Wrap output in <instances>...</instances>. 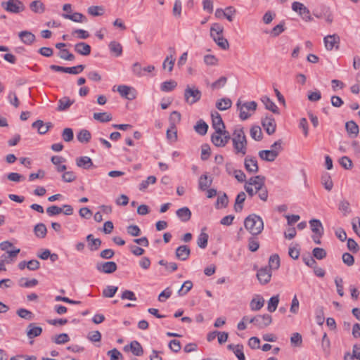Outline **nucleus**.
<instances>
[{
    "instance_id": "1",
    "label": "nucleus",
    "mask_w": 360,
    "mask_h": 360,
    "mask_svg": "<svg viewBox=\"0 0 360 360\" xmlns=\"http://www.w3.org/2000/svg\"><path fill=\"white\" fill-rule=\"evenodd\" d=\"M231 139L234 153L242 157L245 155L248 150V141L243 127L240 126L236 127Z\"/></svg>"
},
{
    "instance_id": "2",
    "label": "nucleus",
    "mask_w": 360,
    "mask_h": 360,
    "mask_svg": "<svg viewBox=\"0 0 360 360\" xmlns=\"http://www.w3.org/2000/svg\"><path fill=\"white\" fill-rule=\"evenodd\" d=\"M244 226L252 236L259 235L264 229L262 219L255 214H250L245 219Z\"/></svg>"
},
{
    "instance_id": "3",
    "label": "nucleus",
    "mask_w": 360,
    "mask_h": 360,
    "mask_svg": "<svg viewBox=\"0 0 360 360\" xmlns=\"http://www.w3.org/2000/svg\"><path fill=\"white\" fill-rule=\"evenodd\" d=\"M224 27L219 23H214L210 28V36L214 42L223 50L229 48V44L226 39L223 37Z\"/></svg>"
},
{
    "instance_id": "4",
    "label": "nucleus",
    "mask_w": 360,
    "mask_h": 360,
    "mask_svg": "<svg viewBox=\"0 0 360 360\" xmlns=\"http://www.w3.org/2000/svg\"><path fill=\"white\" fill-rule=\"evenodd\" d=\"M264 184L265 177L264 176L257 175L250 178V179L246 181L244 187L248 195L252 197L257 193L258 189Z\"/></svg>"
},
{
    "instance_id": "5",
    "label": "nucleus",
    "mask_w": 360,
    "mask_h": 360,
    "mask_svg": "<svg viewBox=\"0 0 360 360\" xmlns=\"http://www.w3.org/2000/svg\"><path fill=\"white\" fill-rule=\"evenodd\" d=\"M201 91L195 86L188 85L184 90V99L188 105H193L200 100Z\"/></svg>"
},
{
    "instance_id": "6",
    "label": "nucleus",
    "mask_w": 360,
    "mask_h": 360,
    "mask_svg": "<svg viewBox=\"0 0 360 360\" xmlns=\"http://www.w3.org/2000/svg\"><path fill=\"white\" fill-rule=\"evenodd\" d=\"M237 108L240 111L239 117L242 120H245L250 117V114L248 112V110L255 111L257 109V104L255 101L245 102L241 104L240 100L238 101Z\"/></svg>"
},
{
    "instance_id": "7",
    "label": "nucleus",
    "mask_w": 360,
    "mask_h": 360,
    "mask_svg": "<svg viewBox=\"0 0 360 360\" xmlns=\"http://www.w3.org/2000/svg\"><path fill=\"white\" fill-rule=\"evenodd\" d=\"M1 6L6 11L12 13H19L25 9V5L20 0H8L7 1H2Z\"/></svg>"
},
{
    "instance_id": "8",
    "label": "nucleus",
    "mask_w": 360,
    "mask_h": 360,
    "mask_svg": "<svg viewBox=\"0 0 360 360\" xmlns=\"http://www.w3.org/2000/svg\"><path fill=\"white\" fill-rule=\"evenodd\" d=\"M230 139L231 136L228 131H215L211 136L212 142L217 147H224Z\"/></svg>"
},
{
    "instance_id": "9",
    "label": "nucleus",
    "mask_w": 360,
    "mask_h": 360,
    "mask_svg": "<svg viewBox=\"0 0 360 360\" xmlns=\"http://www.w3.org/2000/svg\"><path fill=\"white\" fill-rule=\"evenodd\" d=\"M272 322V317L271 315L266 314L263 315H257L252 317L249 320V323H253L257 328L259 329L265 328L269 326Z\"/></svg>"
},
{
    "instance_id": "10",
    "label": "nucleus",
    "mask_w": 360,
    "mask_h": 360,
    "mask_svg": "<svg viewBox=\"0 0 360 360\" xmlns=\"http://www.w3.org/2000/svg\"><path fill=\"white\" fill-rule=\"evenodd\" d=\"M292 9L297 13L304 20L307 22L312 20L310 11L302 3L298 1L293 2L292 4Z\"/></svg>"
},
{
    "instance_id": "11",
    "label": "nucleus",
    "mask_w": 360,
    "mask_h": 360,
    "mask_svg": "<svg viewBox=\"0 0 360 360\" xmlns=\"http://www.w3.org/2000/svg\"><path fill=\"white\" fill-rule=\"evenodd\" d=\"M325 47L328 51H332L333 49H339L340 38L337 34L328 35L323 38Z\"/></svg>"
},
{
    "instance_id": "12",
    "label": "nucleus",
    "mask_w": 360,
    "mask_h": 360,
    "mask_svg": "<svg viewBox=\"0 0 360 360\" xmlns=\"http://www.w3.org/2000/svg\"><path fill=\"white\" fill-rule=\"evenodd\" d=\"M96 267L99 272L112 274L117 270V265L115 262H105L97 263Z\"/></svg>"
},
{
    "instance_id": "13",
    "label": "nucleus",
    "mask_w": 360,
    "mask_h": 360,
    "mask_svg": "<svg viewBox=\"0 0 360 360\" xmlns=\"http://www.w3.org/2000/svg\"><path fill=\"white\" fill-rule=\"evenodd\" d=\"M117 91L122 97L128 100H134L136 97V90L129 86L120 85L117 86Z\"/></svg>"
},
{
    "instance_id": "14",
    "label": "nucleus",
    "mask_w": 360,
    "mask_h": 360,
    "mask_svg": "<svg viewBox=\"0 0 360 360\" xmlns=\"http://www.w3.org/2000/svg\"><path fill=\"white\" fill-rule=\"evenodd\" d=\"M211 117L212 127L214 129L215 131L220 132L222 131H226L225 129V124L222 120L221 116L218 112L214 111V112H212Z\"/></svg>"
},
{
    "instance_id": "15",
    "label": "nucleus",
    "mask_w": 360,
    "mask_h": 360,
    "mask_svg": "<svg viewBox=\"0 0 360 360\" xmlns=\"http://www.w3.org/2000/svg\"><path fill=\"white\" fill-rule=\"evenodd\" d=\"M244 166L250 174H255L259 171L257 160L254 157L246 156L244 160Z\"/></svg>"
},
{
    "instance_id": "16",
    "label": "nucleus",
    "mask_w": 360,
    "mask_h": 360,
    "mask_svg": "<svg viewBox=\"0 0 360 360\" xmlns=\"http://www.w3.org/2000/svg\"><path fill=\"white\" fill-rule=\"evenodd\" d=\"M257 278L262 285L267 284L271 278V271L267 267H262L257 271Z\"/></svg>"
},
{
    "instance_id": "17",
    "label": "nucleus",
    "mask_w": 360,
    "mask_h": 360,
    "mask_svg": "<svg viewBox=\"0 0 360 360\" xmlns=\"http://www.w3.org/2000/svg\"><path fill=\"white\" fill-rule=\"evenodd\" d=\"M262 124L269 135H271L275 132L276 124L272 116H266L262 120Z\"/></svg>"
},
{
    "instance_id": "18",
    "label": "nucleus",
    "mask_w": 360,
    "mask_h": 360,
    "mask_svg": "<svg viewBox=\"0 0 360 360\" xmlns=\"http://www.w3.org/2000/svg\"><path fill=\"white\" fill-rule=\"evenodd\" d=\"M191 254V250L187 245H180L176 249L175 255L176 257L181 260L185 261L186 260Z\"/></svg>"
},
{
    "instance_id": "19",
    "label": "nucleus",
    "mask_w": 360,
    "mask_h": 360,
    "mask_svg": "<svg viewBox=\"0 0 360 360\" xmlns=\"http://www.w3.org/2000/svg\"><path fill=\"white\" fill-rule=\"evenodd\" d=\"M309 224L311 231L316 235H318L319 237H321L323 234V227L320 220L319 219H311L309 221Z\"/></svg>"
},
{
    "instance_id": "20",
    "label": "nucleus",
    "mask_w": 360,
    "mask_h": 360,
    "mask_svg": "<svg viewBox=\"0 0 360 360\" xmlns=\"http://www.w3.org/2000/svg\"><path fill=\"white\" fill-rule=\"evenodd\" d=\"M42 333V328L37 326L34 323H30L27 328V335L28 338L32 339L39 336Z\"/></svg>"
},
{
    "instance_id": "21",
    "label": "nucleus",
    "mask_w": 360,
    "mask_h": 360,
    "mask_svg": "<svg viewBox=\"0 0 360 360\" xmlns=\"http://www.w3.org/2000/svg\"><path fill=\"white\" fill-rule=\"evenodd\" d=\"M345 129L348 135L352 138H355L359 134V126L352 120L346 122Z\"/></svg>"
},
{
    "instance_id": "22",
    "label": "nucleus",
    "mask_w": 360,
    "mask_h": 360,
    "mask_svg": "<svg viewBox=\"0 0 360 360\" xmlns=\"http://www.w3.org/2000/svg\"><path fill=\"white\" fill-rule=\"evenodd\" d=\"M258 155L262 160L267 162H273L278 157L276 155V151L272 150H260Z\"/></svg>"
},
{
    "instance_id": "23",
    "label": "nucleus",
    "mask_w": 360,
    "mask_h": 360,
    "mask_svg": "<svg viewBox=\"0 0 360 360\" xmlns=\"http://www.w3.org/2000/svg\"><path fill=\"white\" fill-rule=\"evenodd\" d=\"M75 51L82 56H89L91 53V46L85 42H79L74 46Z\"/></svg>"
},
{
    "instance_id": "24",
    "label": "nucleus",
    "mask_w": 360,
    "mask_h": 360,
    "mask_svg": "<svg viewBox=\"0 0 360 360\" xmlns=\"http://www.w3.org/2000/svg\"><path fill=\"white\" fill-rule=\"evenodd\" d=\"M176 214L179 219L183 222L188 221L192 215L191 210L187 207H184L177 210Z\"/></svg>"
},
{
    "instance_id": "25",
    "label": "nucleus",
    "mask_w": 360,
    "mask_h": 360,
    "mask_svg": "<svg viewBox=\"0 0 360 360\" xmlns=\"http://www.w3.org/2000/svg\"><path fill=\"white\" fill-rule=\"evenodd\" d=\"M75 100H71L68 96H64L58 100V105L57 107L58 111H65L67 110L73 103Z\"/></svg>"
},
{
    "instance_id": "26",
    "label": "nucleus",
    "mask_w": 360,
    "mask_h": 360,
    "mask_svg": "<svg viewBox=\"0 0 360 360\" xmlns=\"http://www.w3.org/2000/svg\"><path fill=\"white\" fill-rule=\"evenodd\" d=\"M229 350L233 351L238 360H245V356L243 353V346L242 345H233L230 344L227 346Z\"/></svg>"
},
{
    "instance_id": "27",
    "label": "nucleus",
    "mask_w": 360,
    "mask_h": 360,
    "mask_svg": "<svg viewBox=\"0 0 360 360\" xmlns=\"http://www.w3.org/2000/svg\"><path fill=\"white\" fill-rule=\"evenodd\" d=\"M76 165L79 167L89 169L93 166V162L89 157L82 156L76 159Z\"/></svg>"
},
{
    "instance_id": "28",
    "label": "nucleus",
    "mask_w": 360,
    "mask_h": 360,
    "mask_svg": "<svg viewBox=\"0 0 360 360\" xmlns=\"http://www.w3.org/2000/svg\"><path fill=\"white\" fill-rule=\"evenodd\" d=\"M212 179L209 178L207 174L201 175L198 180V188L200 190L205 191L211 186Z\"/></svg>"
},
{
    "instance_id": "29",
    "label": "nucleus",
    "mask_w": 360,
    "mask_h": 360,
    "mask_svg": "<svg viewBox=\"0 0 360 360\" xmlns=\"http://www.w3.org/2000/svg\"><path fill=\"white\" fill-rule=\"evenodd\" d=\"M18 36L20 40L27 45H31L35 40V35L29 31H22Z\"/></svg>"
},
{
    "instance_id": "30",
    "label": "nucleus",
    "mask_w": 360,
    "mask_h": 360,
    "mask_svg": "<svg viewBox=\"0 0 360 360\" xmlns=\"http://www.w3.org/2000/svg\"><path fill=\"white\" fill-rule=\"evenodd\" d=\"M262 102L264 104L265 108L275 114H279V110L276 105L266 96H262Z\"/></svg>"
},
{
    "instance_id": "31",
    "label": "nucleus",
    "mask_w": 360,
    "mask_h": 360,
    "mask_svg": "<svg viewBox=\"0 0 360 360\" xmlns=\"http://www.w3.org/2000/svg\"><path fill=\"white\" fill-rule=\"evenodd\" d=\"M51 162L56 166V170L58 172H62L66 170L67 167L61 163L65 161V159L61 156H53L51 159Z\"/></svg>"
},
{
    "instance_id": "32",
    "label": "nucleus",
    "mask_w": 360,
    "mask_h": 360,
    "mask_svg": "<svg viewBox=\"0 0 360 360\" xmlns=\"http://www.w3.org/2000/svg\"><path fill=\"white\" fill-rule=\"evenodd\" d=\"M264 304V300L262 297L257 295L255 298H253L250 303V307L252 311L260 310Z\"/></svg>"
},
{
    "instance_id": "33",
    "label": "nucleus",
    "mask_w": 360,
    "mask_h": 360,
    "mask_svg": "<svg viewBox=\"0 0 360 360\" xmlns=\"http://www.w3.org/2000/svg\"><path fill=\"white\" fill-rule=\"evenodd\" d=\"M63 17L76 22H83L86 21V16L80 13H74L72 14L64 13L63 14Z\"/></svg>"
},
{
    "instance_id": "34",
    "label": "nucleus",
    "mask_w": 360,
    "mask_h": 360,
    "mask_svg": "<svg viewBox=\"0 0 360 360\" xmlns=\"http://www.w3.org/2000/svg\"><path fill=\"white\" fill-rule=\"evenodd\" d=\"M86 240L89 242V248L91 251L98 250L101 245V239L94 238V236L92 234H89L86 236Z\"/></svg>"
},
{
    "instance_id": "35",
    "label": "nucleus",
    "mask_w": 360,
    "mask_h": 360,
    "mask_svg": "<svg viewBox=\"0 0 360 360\" xmlns=\"http://www.w3.org/2000/svg\"><path fill=\"white\" fill-rule=\"evenodd\" d=\"M205 230V228L202 229L201 233L198 236L197 240L198 246L202 249H204L207 247L209 238V236L207 233L204 231Z\"/></svg>"
},
{
    "instance_id": "36",
    "label": "nucleus",
    "mask_w": 360,
    "mask_h": 360,
    "mask_svg": "<svg viewBox=\"0 0 360 360\" xmlns=\"http://www.w3.org/2000/svg\"><path fill=\"white\" fill-rule=\"evenodd\" d=\"M30 8L32 11L35 13H42L45 11L44 4L39 0L33 1L30 4Z\"/></svg>"
},
{
    "instance_id": "37",
    "label": "nucleus",
    "mask_w": 360,
    "mask_h": 360,
    "mask_svg": "<svg viewBox=\"0 0 360 360\" xmlns=\"http://www.w3.org/2000/svg\"><path fill=\"white\" fill-rule=\"evenodd\" d=\"M246 195L243 191L240 192L236 198L234 210L236 212H240L243 210V203L245 200Z\"/></svg>"
},
{
    "instance_id": "38",
    "label": "nucleus",
    "mask_w": 360,
    "mask_h": 360,
    "mask_svg": "<svg viewBox=\"0 0 360 360\" xmlns=\"http://www.w3.org/2000/svg\"><path fill=\"white\" fill-rule=\"evenodd\" d=\"M129 348L135 356H142L143 354V349L141 344L136 340H134L130 343Z\"/></svg>"
},
{
    "instance_id": "39",
    "label": "nucleus",
    "mask_w": 360,
    "mask_h": 360,
    "mask_svg": "<svg viewBox=\"0 0 360 360\" xmlns=\"http://www.w3.org/2000/svg\"><path fill=\"white\" fill-rule=\"evenodd\" d=\"M232 102L230 98H224L216 103V108L219 110H226L231 107Z\"/></svg>"
},
{
    "instance_id": "40",
    "label": "nucleus",
    "mask_w": 360,
    "mask_h": 360,
    "mask_svg": "<svg viewBox=\"0 0 360 360\" xmlns=\"http://www.w3.org/2000/svg\"><path fill=\"white\" fill-rule=\"evenodd\" d=\"M93 117L94 120L102 123L110 122L112 119V115L105 112H94L93 115Z\"/></svg>"
},
{
    "instance_id": "41",
    "label": "nucleus",
    "mask_w": 360,
    "mask_h": 360,
    "mask_svg": "<svg viewBox=\"0 0 360 360\" xmlns=\"http://www.w3.org/2000/svg\"><path fill=\"white\" fill-rule=\"evenodd\" d=\"M34 232L37 237L44 238L47 233L46 226L43 223H39L34 226Z\"/></svg>"
},
{
    "instance_id": "42",
    "label": "nucleus",
    "mask_w": 360,
    "mask_h": 360,
    "mask_svg": "<svg viewBox=\"0 0 360 360\" xmlns=\"http://www.w3.org/2000/svg\"><path fill=\"white\" fill-rule=\"evenodd\" d=\"M181 117V116L179 112L176 110L172 112L169 118L171 129H176V125L180 122Z\"/></svg>"
},
{
    "instance_id": "43",
    "label": "nucleus",
    "mask_w": 360,
    "mask_h": 360,
    "mask_svg": "<svg viewBox=\"0 0 360 360\" xmlns=\"http://www.w3.org/2000/svg\"><path fill=\"white\" fill-rule=\"evenodd\" d=\"M280 266V258L279 256L277 254H274L270 256L269 259V265L266 266L267 268L270 269L271 271L272 269H278Z\"/></svg>"
},
{
    "instance_id": "44",
    "label": "nucleus",
    "mask_w": 360,
    "mask_h": 360,
    "mask_svg": "<svg viewBox=\"0 0 360 360\" xmlns=\"http://www.w3.org/2000/svg\"><path fill=\"white\" fill-rule=\"evenodd\" d=\"M77 138L81 143H88L91 138V134L89 131L86 129H82L77 134Z\"/></svg>"
},
{
    "instance_id": "45",
    "label": "nucleus",
    "mask_w": 360,
    "mask_h": 360,
    "mask_svg": "<svg viewBox=\"0 0 360 360\" xmlns=\"http://www.w3.org/2000/svg\"><path fill=\"white\" fill-rule=\"evenodd\" d=\"M109 48L110 52L113 53L115 56H120L122 53V45L117 41H111L109 44Z\"/></svg>"
},
{
    "instance_id": "46",
    "label": "nucleus",
    "mask_w": 360,
    "mask_h": 360,
    "mask_svg": "<svg viewBox=\"0 0 360 360\" xmlns=\"http://www.w3.org/2000/svg\"><path fill=\"white\" fill-rule=\"evenodd\" d=\"M279 303V295H275L270 298L268 302L267 310L269 312H274L277 309L278 304Z\"/></svg>"
},
{
    "instance_id": "47",
    "label": "nucleus",
    "mask_w": 360,
    "mask_h": 360,
    "mask_svg": "<svg viewBox=\"0 0 360 360\" xmlns=\"http://www.w3.org/2000/svg\"><path fill=\"white\" fill-rule=\"evenodd\" d=\"M177 86L176 82L174 80H169L164 82L161 84L160 89L162 91L168 92L171 91Z\"/></svg>"
},
{
    "instance_id": "48",
    "label": "nucleus",
    "mask_w": 360,
    "mask_h": 360,
    "mask_svg": "<svg viewBox=\"0 0 360 360\" xmlns=\"http://www.w3.org/2000/svg\"><path fill=\"white\" fill-rule=\"evenodd\" d=\"M18 284L22 288H31L37 285L38 284V281L36 278H32L29 281L25 278H21L18 281Z\"/></svg>"
},
{
    "instance_id": "49",
    "label": "nucleus",
    "mask_w": 360,
    "mask_h": 360,
    "mask_svg": "<svg viewBox=\"0 0 360 360\" xmlns=\"http://www.w3.org/2000/svg\"><path fill=\"white\" fill-rule=\"evenodd\" d=\"M118 290V287L113 285H108L103 289L102 295L104 297L111 298L113 297Z\"/></svg>"
},
{
    "instance_id": "50",
    "label": "nucleus",
    "mask_w": 360,
    "mask_h": 360,
    "mask_svg": "<svg viewBox=\"0 0 360 360\" xmlns=\"http://www.w3.org/2000/svg\"><path fill=\"white\" fill-rule=\"evenodd\" d=\"M194 129L198 134L205 135L207 131L208 125L203 120H200L197 122Z\"/></svg>"
},
{
    "instance_id": "51",
    "label": "nucleus",
    "mask_w": 360,
    "mask_h": 360,
    "mask_svg": "<svg viewBox=\"0 0 360 360\" xmlns=\"http://www.w3.org/2000/svg\"><path fill=\"white\" fill-rule=\"evenodd\" d=\"M52 340L58 345L65 344L70 341V337L67 333H60L58 335L52 337Z\"/></svg>"
},
{
    "instance_id": "52",
    "label": "nucleus",
    "mask_w": 360,
    "mask_h": 360,
    "mask_svg": "<svg viewBox=\"0 0 360 360\" xmlns=\"http://www.w3.org/2000/svg\"><path fill=\"white\" fill-rule=\"evenodd\" d=\"M250 136L253 139L256 141H260L262 138V132L261 128L258 126L252 127L250 129Z\"/></svg>"
},
{
    "instance_id": "53",
    "label": "nucleus",
    "mask_w": 360,
    "mask_h": 360,
    "mask_svg": "<svg viewBox=\"0 0 360 360\" xmlns=\"http://www.w3.org/2000/svg\"><path fill=\"white\" fill-rule=\"evenodd\" d=\"M193 287V283L191 281H185L178 291L179 296H184L188 293Z\"/></svg>"
},
{
    "instance_id": "54",
    "label": "nucleus",
    "mask_w": 360,
    "mask_h": 360,
    "mask_svg": "<svg viewBox=\"0 0 360 360\" xmlns=\"http://www.w3.org/2000/svg\"><path fill=\"white\" fill-rule=\"evenodd\" d=\"M32 127L33 128L37 129V131L39 134H45L47 132V129H46L44 122L38 120L32 123Z\"/></svg>"
},
{
    "instance_id": "55",
    "label": "nucleus",
    "mask_w": 360,
    "mask_h": 360,
    "mask_svg": "<svg viewBox=\"0 0 360 360\" xmlns=\"http://www.w3.org/2000/svg\"><path fill=\"white\" fill-rule=\"evenodd\" d=\"M321 182L326 190L330 191L333 188V183L328 174H325L322 176Z\"/></svg>"
},
{
    "instance_id": "56",
    "label": "nucleus",
    "mask_w": 360,
    "mask_h": 360,
    "mask_svg": "<svg viewBox=\"0 0 360 360\" xmlns=\"http://www.w3.org/2000/svg\"><path fill=\"white\" fill-rule=\"evenodd\" d=\"M326 251L321 248H315L312 250V255L317 259H323L326 257Z\"/></svg>"
},
{
    "instance_id": "57",
    "label": "nucleus",
    "mask_w": 360,
    "mask_h": 360,
    "mask_svg": "<svg viewBox=\"0 0 360 360\" xmlns=\"http://www.w3.org/2000/svg\"><path fill=\"white\" fill-rule=\"evenodd\" d=\"M88 13L93 16H100L104 13V8L102 6H92L88 8Z\"/></svg>"
},
{
    "instance_id": "58",
    "label": "nucleus",
    "mask_w": 360,
    "mask_h": 360,
    "mask_svg": "<svg viewBox=\"0 0 360 360\" xmlns=\"http://www.w3.org/2000/svg\"><path fill=\"white\" fill-rule=\"evenodd\" d=\"M228 202H229L228 197L226 193H224L222 195L219 196L217 198L215 205L217 209L221 208V207H226L228 205Z\"/></svg>"
},
{
    "instance_id": "59",
    "label": "nucleus",
    "mask_w": 360,
    "mask_h": 360,
    "mask_svg": "<svg viewBox=\"0 0 360 360\" xmlns=\"http://www.w3.org/2000/svg\"><path fill=\"white\" fill-rule=\"evenodd\" d=\"M285 31V22L284 21L281 22L278 25L275 26L271 31V34L276 37L281 34Z\"/></svg>"
},
{
    "instance_id": "60",
    "label": "nucleus",
    "mask_w": 360,
    "mask_h": 360,
    "mask_svg": "<svg viewBox=\"0 0 360 360\" xmlns=\"http://www.w3.org/2000/svg\"><path fill=\"white\" fill-rule=\"evenodd\" d=\"M17 314L22 319H26V320H32L33 318L32 313L25 309L21 308L17 310Z\"/></svg>"
},
{
    "instance_id": "61",
    "label": "nucleus",
    "mask_w": 360,
    "mask_h": 360,
    "mask_svg": "<svg viewBox=\"0 0 360 360\" xmlns=\"http://www.w3.org/2000/svg\"><path fill=\"white\" fill-rule=\"evenodd\" d=\"M58 55L61 59L66 60L72 61L74 60L75 58V56L72 53H70L67 49H61L58 52Z\"/></svg>"
},
{
    "instance_id": "62",
    "label": "nucleus",
    "mask_w": 360,
    "mask_h": 360,
    "mask_svg": "<svg viewBox=\"0 0 360 360\" xmlns=\"http://www.w3.org/2000/svg\"><path fill=\"white\" fill-rule=\"evenodd\" d=\"M62 138L66 142L72 141L74 138L72 129L71 128H65L62 132Z\"/></svg>"
},
{
    "instance_id": "63",
    "label": "nucleus",
    "mask_w": 360,
    "mask_h": 360,
    "mask_svg": "<svg viewBox=\"0 0 360 360\" xmlns=\"http://www.w3.org/2000/svg\"><path fill=\"white\" fill-rule=\"evenodd\" d=\"M110 356V360H122L123 356L122 353L117 349H112L107 352Z\"/></svg>"
},
{
    "instance_id": "64",
    "label": "nucleus",
    "mask_w": 360,
    "mask_h": 360,
    "mask_svg": "<svg viewBox=\"0 0 360 360\" xmlns=\"http://www.w3.org/2000/svg\"><path fill=\"white\" fill-rule=\"evenodd\" d=\"M340 165L345 169H350L353 167L352 161L347 156H343L339 160Z\"/></svg>"
}]
</instances>
